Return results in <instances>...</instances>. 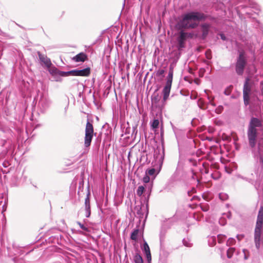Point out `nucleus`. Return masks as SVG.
<instances>
[{
    "label": "nucleus",
    "instance_id": "obj_1",
    "mask_svg": "<svg viewBox=\"0 0 263 263\" xmlns=\"http://www.w3.org/2000/svg\"><path fill=\"white\" fill-rule=\"evenodd\" d=\"M206 15L200 12L191 11L182 15L178 25L183 29H194L198 26L199 22L205 20Z\"/></svg>",
    "mask_w": 263,
    "mask_h": 263
},
{
    "label": "nucleus",
    "instance_id": "obj_2",
    "mask_svg": "<svg viewBox=\"0 0 263 263\" xmlns=\"http://www.w3.org/2000/svg\"><path fill=\"white\" fill-rule=\"evenodd\" d=\"M261 126V122L259 119L255 117H252L251 119L248 128L247 136L249 144L251 148H254L255 146L257 130Z\"/></svg>",
    "mask_w": 263,
    "mask_h": 263
},
{
    "label": "nucleus",
    "instance_id": "obj_3",
    "mask_svg": "<svg viewBox=\"0 0 263 263\" xmlns=\"http://www.w3.org/2000/svg\"><path fill=\"white\" fill-rule=\"evenodd\" d=\"M263 226V207L260 206L258 211L256 227L254 232V241L256 248L260 249L262 241L261 240V232Z\"/></svg>",
    "mask_w": 263,
    "mask_h": 263
},
{
    "label": "nucleus",
    "instance_id": "obj_4",
    "mask_svg": "<svg viewBox=\"0 0 263 263\" xmlns=\"http://www.w3.org/2000/svg\"><path fill=\"white\" fill-rule=\"evenodd\" d=\"M247 57L243 51H239V55L237 58L235 70L238 75H242L247 64Z\"/></svg>",
    "mask_w": 263,
    "mask_h": 263
},
{
    "label": "nucleus",
    "instance_id": "obj_5",
    "mask_svg": "<svg viewBox=\"0 0 263 263\" xmlns=\"http://www.w3.org/2000/svg\"><path fill=\"white\" fill-rule=\"evenodd\" d=\"M51 101L48 95L42 94L40 98L38 104L39 111L42 114H45L49 108Z\"/></svg>",
    "mask_w": 263,
    "mask_h": 263
},
{
    "label": "nucleus",
    "instance_id": "obj_6",
    "mask_svg": "<svg viewBox=\"0 0 263 263\" xmlns=\"http://www.w3.org/2000/svg\"><path fill=\"white\" fill-rule=\"evenodd\" d=\"M253 154L257 163L261 166L263 173V138L258 141V149L257 151H254Z\"/></svg>",
    "mask_w": 263,
    "mask_h": 263
},
{
    "label": "nucleus",
    "instance_id": "obj_7",
    "mask_svg": "<svg viewBox=\"0 0 263 263\" xmlns=\"http://www.w3.org/2000/svg\"><path fill=\"white\" fill-rule=\"evenodd\" d=\"M173 77V70L170 69L166 78V82L163 89V101H165L169 97Z\"/></svg>",
    "mask_w": 263,
    "mask_h": 263
},
{
    "label": "nucleus",
    "instance_id": "obj_8",
    "mask_svg": "<svg viewBox=\"0 0 263 263\" xmlns=\"http://www.w3.org/2000/svg\"><path fill=\"white\" fill-rule=\"evenodd\" d=\"M85 133L84 145L85 147H88L91 144L94 133L93 125L88 121L86 125Z\"/></svg>",
    "mask_w": 263,
    "mask_h": 263
},
{
    "label": "nucleus",
    "instance_id": "obj_9",
    "mask_svg": "<svg viewBox=\"0 0 263 263\" xmlns=\"http://www.w3.org/2000/svg\"><path fill=\"white\" fill-rule=\"evenodd\" d=\"M252 87V83L251 82L249 78H247L246 79L243 88V98L244 103L246 105H247L249 104Z\"/></svg>",
    "mask_w": 263,
    "mask_h": 263
},
{
    "label": "nucleus",
    "instance_id": "obj_10",
    "mask_svg": "<svg viewBox=\"0 0 263 263\" xmlns=\"http://www.w3.org/2000/svg\"><path fill=\"white\" fill-rule=\"evenodd\" d=\"M71 76L87 77L90 74V68L87 67L83 69H74L69 71Z\"/></svg>",
    "mask_w": 263,
    "mask_h": 263
},
{
    "label": "nucleus",
    "instance_id": "obj_11",
    "mask_svg": "<svg viewBox=\"0 0 263 263\" xmlns=\"http://www.w3.org/2000/svg\"><path fill=\"white\" fill-rule=\"evenodd\" d=\"M37 55L42 66H45L47 68L51 67L52 63L49 58H48L46 55L42 54L40 51L37 52Z\"/></svg>",
    "mask_w": 263,
    "mask_h": 263
},
{
    "label": "nucleus",
    "instance_id": "obj_12",
    "mask_svg": "<svg viewBox=\"0 0 263 263\" xmlns=\"http://www.w3.org/2000/svg\"><path fill=\"white\" fill-rule=\"evenodd\" d=\"M211 25L208 23H203L201 25V30L202 32L201 37L203 39L206 37L209 34Z\"/></svg>",
    "mask_w": 263,
    "mask_h": 263
},
{
    "label": "nucleus",
    "instance_id": "obj_13",
    "mask_svg": "<svg viewBox=\"0 0 263 263\" xmlns=\"http://www.w3.org/2000/svg\"><path fill=\"white\" fill-rule=\"evenodd\" d=\"M186 39L185 37V32L180 31V35L177 39L178 45L179 48H183L184 47V44Z\"/></svg>",
    "mask_w": 263,
    "mask_h": 263
},
{
    "label": "nucleus",
    "instance_id": "obj_14",
    "mask_svg": "<svg viewBox=\"0 0 263 263\" xmlns=\"http://www.w3.org/2000/svg\"><path fill=\"white\" fill-rule=\"evenodd\" d=\"M142 249L146 255V257L147 261H151L152 257H151L150 249H149V247L146 242L145 241L144 243H143V246Z\"/></svg>",
    "mask_w": 263,
    "mask_h": 263
},
{
    "label": "nucleus",
    "instance_id": "obj_15",
    "mask_svg": "<svg viewBox=\"0 0 263 263\" xmlns=\"http://www.w3.org/2000/svg\"><path fill=\"white\" fill-rule=\"evenodd\" d=\"M85 216L87 218L89 217L91 214L90 211V199L88 195L85 199Z\"/></svg>",
    "mask_w": 263,
    "mask_h": 263
},
{
    "label": "nucleus",
    "instance_id": "obj_16",
    "mask_svg": "<svg viewBox=\"0 0 263 263\" xmlns=\"http://www.w3.org/2000/svg\"><path fill=\"white\" fill-rule=\"evenodd\" d=\"M87 58L86 54L83 52H81L73 58V61L76 62H83Z\"/></svg>",
    "mask_w": 263,
    "mask_h": 263
},
{
    "label": "nucleus",
    "instance_id": "obj_17",
    "mask_svg": "<svg viewBox=\"0 0 263 263\" xmlns=\"http://www.w3.org/2000/svg\"><path fill=\"white\" fill-rule=\"evenodd\" d=\"M217 241V238L216 236H209L208 237V244L210 246H214L216 245Z\"/></svg>",
    "mask_w": 263,
    "mask_h": 263
},
{
    "label": "nucleus",
    "instance_id": "obj_18",
    "mask_svg": "<svg viewBox=\"0 0 263 263\" xmlns=\"http://www.w3.org/2000/svg\"><path fill=\"white\" fill-rule=\"evenodd\" d=\"M139 233V230L138 229L134 230V231L131 233L130 239L136 241L138 238Z\"/></svg>",
    "mask_w": 263,
    "mask_h": 263
},
{
    "label": "nucleus",
    "instance_id": "obj_19",
    "mask_svg": "<svg viewBox=\"0 0 263 263\" xmlns=\"http://www.w3.org/2000/svg\"><path fill=\"white\" fill-rule=\"evenodd\" d=\"M134 260L135 263H143L142 256L138 253H136L134 256Z\"/></svg>",
    "mask_w": 263,
    "mask_h": 263
},
{
    "label": "nucleus",
    "instance_id": "obj_20",
    "mask_svg": "<svg viewBox=\"0 0 263 263\" xmlns=\"http://www.w3.org/2000/svg\"><path fill=\"white\" fill-rule=\"evenodd\" d=\"M160 97L158 95H154L152 98V103L153 105L157 106V103L159 101Z\"/></svg>",
    "mask_w": 263,
    "mask_h": 263
},
{
    "label": "nucleus",
    "instance_id": "obj_21",
    "mask_svg": "<svg viewBox=\"0 0 263 263\" xmlns=\"http://www.w3.org/2000/svg\"><path fill=\"white\" fill-rule=\"evenodd\" d=\"M156 170L155 168H151L147 169L145 173L146 175H147L148 176H155L156 175Z\"/></svg>",
    "mask_w": 263,
    "mask_h": 263
},
{
    "label": "nucleus",
    "instance_id": "obj_22",
    "mask_svg": "<svg viewBox=\"0 0 263 263\" xmlns=\"http://www.w3.org/2000/svg\"><path fill=\"white\" fill-rule=\"evenodd\" d=\"M235 252V249L234 248H230L228 250L227 252V257L229 258H231L234 252Z\"/></svg>",
    "mask_w": 263,
    "mask_h": 263
},
{
    "label": "nucleus",
    "instance_id": "obj_23",
    "mask_svg": "<svg viewBox=\"0 0 263 263\" xmlns=\"http://www.w3.org/2000/svg\"><path fill=\"white\" fill-rule=\"evenodd\" d=\"M144 190H145V187L143 186H142V185L139 186L138 187V189L137 190V195H138L139 196H141L143 194V193L144 191Z\"/></svg>",
    "mask_w": 263,
    "mask_h": 263
},
{
    "label": "nucleus",
    "instance_id": "obj_24",
    "mask_svg": "<svg viewBox=\"0 0 263 263\" xmlns=\"http://www.w3.org/2000/svg\"><path fill=\"white\" fill-rule=\"evenodd\" d=\"M159 124V121L158 119H155L153 120L152 124V127L154 129H156L158 128Z\"/></svg>",
    "mask_w": 263,
    "mask_h": 263
},
{
    "label": "nucleus",
    "instance_id": "obj_25",
    "mask_svg": "<svg viewBox=\"0 0 263 263\" xmlns=\"http://www.w3.org/2000/svg\"><path fill=\"white\" fill-rule=\"evenodd\" d=\"M217 240L218 241V243H222L224 240L226 238V237L224 235H218L216 237Z\"/></svg>",
    "mask_w": 263,
    "mask_h": 263
},
{
    "label": "nucleus",
    "instance_id": "obj_26",
    "mask_svg": "<svg viewBox=\"0 0 263 263\" xmlns=\"http://www.w3.org/2000/svg\"><path fill=\"white\" fill-rule=\"evenodd\" d=\"M183 245L187 247H190L192 246V243L190 242V240L188 238H184L183 239Z\"/></svg>",
    "mask_w": 263,
    "mask_h": 263
},
{
    "label": "nucleus",
    "instance_id": "obj_27",
    "mask_svg": "<svg viewBox=\"0 0 263 263\" xmlns=\"http://www.w3.org/2000/svg\"><path fill=\"white\" fill-rule=\"evenodd\" d=\"M232 88H233V86L232 85H230L229 86H228L225 90H224V93L227 95V96H229L230 95L231 91H232Z\"/></svg>",
    "mask_w": 263,
    "mask_h": 263
},
{
    "label": "nucleus",
    "instance_id": "obj_28",
    "mask_svg": "<svg viewBox=\"0 0 263 263\" xmlns=\"http://www.w3.org/2000/svg\"><path fill=\"white\" fill-rule=\"evenodd\" d=\"M77 223L80 226L81 229H82L83 230L85 231V232H89V229L87 227L84 226L83 224L81 223L79 221H77Z\"/></svg>",
    "mask_w": 263,
    "mask_h": 263
},
{
    "label": "nucleus",
    "instance_id": "obj_29",
    "mask_svg": "<svg viewBox=\"0 0 263 263\" xmlns=\"http://www.w3.org/2000/svg\"><path fill=\"white\" fill-rule=\"evenodd\" d=\"M192 178L195 180L196 182L197 183H199V180L198 178L197 175L196 173H195L194 171H192Z\"/></svg>",
    "mask_w": 263,
    "mask_h": 263
},
{
    "label": "nucleus",
    "instance_id": "obj_30",
    "mask_svg": "<svg viewBox=\"0 0 263 263\" xmlns=\"http://www.w3.org/2000/svg\"><path fill=\"white\" fill-rule=\"evenodd\" d=\"M235 239L233 238H230L227 242V246H232L235 244Z\"/></svg>",
    "mask_w": 263,
    "mask_h": 263
},
{
    "label": "nucleus",
    "instance_id": "obj_31",
    "mask_svg": "<svg viewBox=\"0 0 263 263\" xmlns=\"http://www.w3.org/2000/svg\"><path fill=\"white\" fill-rule=\"evenodd\" d=\"M59 73L61 76L62 77H66L71 75V73L69 72V71H60Z\"/></svg>",
    "mask_w": 263,
    "mask_h": 263
},
{
    "label": "nucleus",
    "instance_id": "obj_32",
    "mask_svg": "<svg viewBox=\"0 0 263 263\" xmlns=\"http://www.w3.org/2000/svg\"><path fill=\"white\" fill-rule=\"evenodd\" d=\"M150 178L148 175H145V176L143 178V181L145 183H148L149 182Z\"/></svg>",
    "mask_w": 263,
    "mask_h": 263
},
{
    "label": "nucleus",
    "instance_id": "obj_33",
    "mask_svg": "<svg viewBox=\"0 0 263 263\" xmlns=\"http://www.w3.org/2000/svg\"><path fill=\"white\" fill-rule=\"evenodd\" d=\"M219 198L220 199L224 200L228 198V195L225 194L220 193L219 194Z\"/></svg>",
    "mask_w": 263,
    "mask_h": 263
},
{
    "label": "nucleus",
    "instance_id": "obj_34",
    "mask_svg": "<svg viewBox=\"0 0 263 263\" xmlns=\"http://www.w3.org/2000/svg\"><path fill=\"white\" fill-rule=\"evenodd\" d=\"M165 236V233L163 232L162 231H161L160 233V241H162L164 240Z\"/></svg>",
    "mask_w": 263,
    "mask_h": 263
},
{
    "label": "nucleus",
    "instance_id": "obj_35",
    "mask_svg": "<svg viewBox=\"0 0 263 263\" xmlns=\"http://www.w3.org/2000/svg\"><path fill=\"white\" fill-rule=\"evenodd\" d=\"M132 136L134 134L135 136L136 135L137 133V126H134L133 127V128H132Z\"/></svg>",
    "mask_w": 263,
    "mask_h": 263
},
{
    "label": "nucleus",
    "instance_id": "obj_36",
    "mask_svg": "<svg viewBox=\"0 0 263 263\" xmlns=\"http://www.w3.org/2000/svg\"><path fill=\"white\" fill-rule=\"evenodd\" d=\"M185 37H186V39H187V38H192L193 36V34L192 33L185 32Z\"/></svg>",
    "mask_w": 263,
    "mask_h": 263
},
{
    "label": "nucleus",
    "instance_id": "obj_37",
    "mask_svg": "<svg viewBox=\"0 0 263 263\" xmlns=\"http://www.w3.org/2000/svg\"><path fill=\"white\" fill-rule=\"evenodd\" d=\"M208 99L209 100V104L213 106V107H215L216 106V104L213 102V99H210V98L209 97Z\"/></svg>",
    "mask_w": 263,
    "mask_h": 263
},
{
    "label": "nucleus",
    "instance_id": "obj_38",
    "mask_svg": "<svg viewBox=\"0 0 263 263\" xmlns=\"http://www.w3.org/2000/svg\"><path fill=\"white\" fill-rule=\"evenodd\" d=\"M205 54H206V57L207 58V59H210L211 58V54H210V51H206V53H205Z\"/></svg>",
    "mask_w": 263,
    "mask_h": 263
},
{
    "label": "nucleus",
    "instance_id": "obj_39",
    "mask_svg": "<svg viewBox=\"0 0 263 263\" xmlns=\"http://www.w3.org/2000/svg\"><path fill=\"white\" fill-rule=\"evenodd\" d=\"M219 223L222 226H224L226 223L225 220L224 219H221L219 220Z\"/></svg>",
    "mask_w": 263,
    "mask_h": 263
},
{
    "label": "nucleus",
    "instance_id": "obj_40",
    "mask_svg": "<svg viewBox=\"0 0 263 263\" xmlns=\"http://www.w3.org/2000/svg\"><path fill=\"white\" fill-rule=\"evenodd\" d=\"M130 127H127L125 129V134L126 135V134H129L130 133Z\"/></svg>",
    "mask_w": 263,
    "mask_h": 263
},
{
    "label": "nucleus",
    "instance_id": "obj_41",
    "mask_svg": "<svg viewBox=\"0 0 263 263\" xmlns=\"http://www.w3.org/2000/svg\"><path fill=\"white\" fill-rule=\"evenodd\" d=\"M220 37L221 39L223 40V41H225L226 40V36L224 35V34H220Z\"/></svg>",
    "mask_w": 263,
    "mask_h": 263
},
{
    "label": "nucleus",
    "instance_id": "obj_42",
    "mask_svg": "<svg viewBox=\"0 0 263 263\" xmlns=\"http://www.w3.org/2000/svg\"><path fill=\"white\" fill-rule=\"evenodd\" d=\"M223 109L222 106H219L218 108H217L216 109L217 110V112H218V113L220 112L221 109Z\"/></svg>",
    "mask_w": 263,
    "mask_h": 263
},
{
    "label": "nucleus",
    "instance_id": "obj_43",
    "mask_svg": "<svg viewBox=\"0 0 263 263\" xmlns=\"http://www.w3.org/2000/svg\"><path fill=\"white\" fill-rule=\"evenodd\" d=\"M164 70H160L158 72V73L159 75H162L164 73Z\"/></svg>",
    "mask_w": 263,
    "mask_h": 263
},
{
    "label": "nucleus",
    "instance_id": "obj_44",
    "mask_svg": "<svg viewBox=\"0 0 263 263\" xmlns=\"http://www.w3.org/2000/svg\"><path fill=\"white\" fill-rule=\"evenodd\" d=\"M202 210L204 211H207V210L205 209H202Z\"/></svg>",
    "mask_w": 263,
    "mask_h": 263
},
{
    "label": "nucleus",
    "instance_id": "obj_45",
    "mask_svg": "<svg viewBox=\"0 0 263 263\" xmlns=\"http://www.w3.org/2000/svg\"><path fill=\"white\" fill-rule=\"evenodd\" d=\"M191 192H192V191H191V192H189H189H188V194H189V195H190V193H191Z\"/></svg>",
    "mask_w": 263,
    "mask_h": 263
},
{
    "label": "nucleus",
    "instance_id": "obj_46",
    "mask_svg": "<svg viewBox=\"0 0 263 263\" xmlns=\"http://www.w3.org/2000/svg\"><path fill=\"white\" fill-rule=\"evenodd\" d=\"M237 237L238 238V239H239L238 235L237 236Z\"/></svg>",
    "mask_w": 263,
    "mask_h": 263
}]
</instances>
